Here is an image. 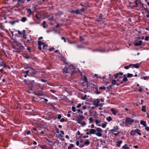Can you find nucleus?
<instances>
[{
	"mask_svg": "<svg viewBox=\"0 0 149 149\" xmlns=\"http://www.w3.org/2000/svg\"><path fill=\"white\" fill-rule=\"evenodd\" d=\"M18 48H16L13 50V52L19 53L24 49V47L22 44L17 46Z\"/></svg>",
	"mask_w": 149,
	"mask_h": 149,
	"instance_id": "1",
	"label": "nucleus"
},
{
	"mask_svg": "<svg viewBox=\"0 0 149 149\" xmlns=\"http://www.w3.org/2000/svg\"><path fill=\"white\" fill-rule=\"evenodd\" d=\"M134 122V120L133 119H132L130 118L126 117L125 118V124L127 125V124L131 125L132 123ZM125 122H123V123H124Z\"/></svg>",
	"mask_w": 149,
	"mask_h": 149,
	"instance_id": "2",
	"label": "nucleus"
},
{
	"mask_svg": "<svg viewBox=\"0 0 149 149\" xmlns=\"http://www.w3.org/2000/svg\"><path fill=\"white\" fill-rule=\"evenodd\" d=\"M96 130V132L95 134L97 136H101L102 134V129L100 128H97Z\"/></svg>",
	"mask_w": 149,
	"mask_h": 149,
	"instance_id": "3",
	"label": "nucleus"
},
{
	"mask_svg": "<svg viewBox=\"0 0 149 149\" xmlns=\"http://www.w3.org/2000/svg\"><path fill=\"white\" fill-rule=\"evenodd\" d=\"M18 3L13 6V8H19L20 6V4L23 3L25 1V0H17Z\"/></svg>",
	"mask_w": 149,
	"mask_h": 149,
	"instance_id": "4",
	"label": "nucleus"
},
{
	"mask_svg": "<svg viewBox=\"0 0 149 149\" xmlns=\"http://www.w3.org/2000/svg\"><path fill=\"white\" fill-rule=\"evenodd\" d=\"M77 123L80 124L81 126H84L86 124V122L84 121L80 120H77Z\"/></svg>",
	"mask_w": 149,
	"mask_h": 149,
	"instance_id": "5",
	"label": "nucleus"
},
{
	"mask_svg": "<svg viewBox=\"0 0 149 149\" xmlns=\"http://www.w3.org/2000/svg\"><path fill=\"white\" fill-rule=\"evenodd\" d=\"M100 100L99 99H96L94 101V105L96 107H98L99 106H101L102 105H100L99 103L100 102Z\"/></svg>",
	"mask_w": 149,
	"mask_h": 149,
	"instance_id": "6",
	"label": "nucleus"
},
{
	"mask_svg": "<svg viewBox=\"0 0 149 149\" xmlns=\"http://www.w3.org/2000/svg\"><path fill=\"white\" fill-rule=\"evenodd\" d=\"M119 130V127L118 126H116L113 127L112 129L109 130L111 132H117Z\"/></svg>",
	"mask_w": 149,
	"mask_h": 149,
	"instance_id": "7",
	"label": "nucleus"
},
{
	"mask_svg": "<svg viewBox=\"0 0 149 149\" xmlns=\"http://www.w3.org/2000/svg\"><path fill=\"white\" fill-rule=\"evenodd\" d=\"M38 49L40 50H42V47L41 46L42 45V42L40 40H38Z\"/></svg>",
	"mask_w": 149,
	"mask_h": 149,
	"instance_id": "8",
	"label": "nucleus"
},
{
	"mask_svg": "<svg viewBox=\"0 0 149 149\" xmlns=\"http://www.w3.org/2000/svg\"><path fill=\"white\" fill-rule=\"evenodd\" d=\"M29 70H27L26 71H24L23 73L24 74V77L25 78H26L27 76H30V74H29Z\"/></svg>",
	"mask_w": 149,
	"mask_h": 149,
	"instance_id": "9",
	"label": "nucleus"
},
{
	"mask_svg": "<svg viewBox=\"0 0 149 149\" xmlns=\"http://www.w3.org/2000/svg\"><path fill=\"white\" fill-rule=\"evenodd\" d=\"M130 65L133 66L134 67L136 68H139L140 66V64L138 63L136 64H130Z\"/></svg>",
	"mask_w": 149,
	"mask_h": 149,
	"instance_id": "10",
	"label": "nucleus"
},
{
	"mask_svg": "<svg viewBox=\"0 0 149 149\" xmlns=\"http://www.w3.org/2000/svg\"><path fill=\"white\" fill-rule=\"evenodd\" d=\"M123 76L124 77V78L123 79V81H121L120 84H123V82H125L128 80V79L127 77H126V75H123Z\"/></svg>",
	"mask_w": 149,
	"mask_h": 149,
	"instance_id": "11",
	"label": "nucleus"
},
{
	"mask_svg": "<svg viewBox=\"0 0 149 149\" xmlns=\"http://www.w3.org/2000/svg\"><path fill=\"white\" fill-rule=\"evenodd\" d=\"M123 143V141L122 140H119L116 142V146L118 147H120V144Z\"/></svg>",
	"mask_w": 149,
	"mask_h": 149,
	"instance_id": "12",
	"label": "nucleus"
},
{
	"mask_svg": "<svg viewBox=\"0 0 149 149\" xmlns=\"http://www.w3.org/2000/svg\"><path fill=\"white\" fill-rule=\"evenodd\" d=\"M142 41L141 40H140L138 42H136L135 44V46H140L142 45Z\"/></svg>",
	"mask_w": 149,
	"mask_h": 149,
	"instance_id": "13",
	"label": "nucleus"
},
{
	"mask_svg": "<svg viewBox=\"0 0 149 149\" xmlns=\"http://www.w3.org/2000/svg\"><path fill=\"white\" fill-rule=\"evenodd\" d=\"M111 111L112 112L113 114L115 115L116 114V113L117 112V111L115 110L113 108H112L111 109Z\"/></svg>",
	"mask_w": 149,
	"mask_h": 149,
	"instance_id": "14",
	"label": "nucleus"
},
{
	"mask_svg": "<svg viewBox=\"0 0 149 149\" xmlns=\"http://www.w3.org/2000/svg\"><path fill=\"white\" fill-rule=\"evenodd\" d=\"M135 132H136V133L139 136L141 135V133L140 132L141 130L138 129H136L135 130Z\"/></svg>",
	"mask_w": 149,
	"mask_h": 149,
	"instance_id": "15",
	"label": "nucleus"
},
{
	"mask_svg": "<svg viewBox=\"0 0 149 149\" xmlns=\"http://www.w3.org/2000/svg\"><path fill=\"white\" fill-rule=\"evenodd\" d=\"M140 123L145 127H146L147 126L146 121H144L143 120H141L140 121Z\"/></svg>",
	"mask_w": 149,
	"mask_h": 149,
	"instance_id": "16",
	"label": "nucleus"
},
{
	"mask_svg": "<svg viewBox=\"0 0 149 149\" xmlns=\"http://www.w3.org/2000/svg\"><path fill=\"white\" fill-rule=\"evenodd\" d=\"M134 3L135 4V6H134L135 7L137 8L139 6V4H140V2L138 1L137 0H135Z\"/></svg>",
	"mask_w": 149,
	"mask_h": 149,
	"instance_id": "17",
	"label": "nucleus"
},
{
	"mask_svg": "<svg viewBox=\"0 0 149 149\" xmlns=\"http://www.w3.org/2000/svg\"><path fill=\"white\" fill-rule=\"evenodd\" d=\"M12 40H13L12 42L13 43H15L17 46L18 45H20V44H21V43H19V42L17 40H15L14 39H13Z\"/></svg>",
	"mask_w": 149,
	"mask_h": 149,
	"instance_id": "18",
	"label": "nucleus"
},
{
	"mask_svg": "<svg viewBox=\"0 0 149 149\" xmlns=\"http://www.w3.org/2000/svg\"><path fill=\"white\" fill-rule=\"evenodd\" d=\"M90 132L91 133V134H95L96 132V130L95 129H91L90 130Z\"/></svg>",
	"mask_w": 149,
	"mask_h": 149,
	"instance_id": "19",
	"label": "nucleus"
},
{
	"mask_svg": "<svg viewBox=\"0 0 149 149\" xmlns=\"http://www.w3.org/2000/svg\"><path fill=\"white\" fill-rule=\"evenodd\" d=\"M79 118L77 120H84L85 118V117L82 115H79Z\"/></svg>",
	"mask_w": 149,
	"mask_h": 149,
	"instance_id": "20",
	"label": "nucleus"
},
{
	"mask_svg": "<svg viewBox=\"0 0 149 149\" xmlns=\"http://www.w3.org/2000/svg\"><path fill=\"white\" fill-rule=\"evenodd\" d=\"M19 20H14L12 22H10V24H11V25H13L14 24L16 23L19 22Z\"/></svg>",
	"mask_w": 149,
	"mask_h": 149,
	"instance_id": "21",
	"label": "nucleus"
},
{
	"mask_svg": "<svg viewBox=\"0 0 149 149\" xmlns=\"http://www.w3.org/2000/svg\"><path fill=\"white\" fill-rule=\"evenodd\" d=\"M27 19V18L26 17H22V18L21 21L22 22H25Z\"/></svg>",
	"mask_w": 149,
	"mask_h": 149,
	"instance_id": "22",
	"label": "nucleus"
},
{
	"mask_svg": "<svg viewBox=\"0 0 149 149\" xmlns=\"http://www.w3.org/2000/svg\"><path fill=\"white\" fill-rule=\"evenodd\" d=\"M84 145L86 146H88L90 144V142L88 140H87L86 141L84 142Z\"/></svg>",
	"mask_w": 149,
	"mask_h": 149,
	"instance_id": "23",
	"label": "nucleus"
},
{
	"mask_svg": "<svg viewBox=\"0 0 149 149\" xmlns=\"http://www.w3.org/2000/svg\"><path fill=\"white\" fill-rule=\"evenodd\" d=\"M130 134L132 136H134L136 133L135 132V130H132L130 132Z\"/></svg>",
	"mask_w": 149,
	"mask_h": 149,
	"instance_id": "24",
	"label": "nucleus"
},
{
	"mask_svg": "<svg viewBox=\"0 0 149 149\" xmlns=\"http://www.w3.org/2000/svg\"><path fill=\"white\" fill-rule=\"evenodd\" d=\"M72 13H75L77 14H81L79 10H74L72 12Z\"/></svg>",
	"mask_w": 149,
	"mask_h": 149,
	"instance_id": "25",
	"label": "nucleus"
},
{
	"mask_svg": "<svg viewBox=\"0 0 149 149\" xmlns=\"http://www.w3.org/2000/svg\"><path fill=\"white\" fill-rule=\"evenodd\" d=\"M60 132L61 133V134H60L59 135V136L61 137L62 138H63V135L64 134V132L63 131V130H61V131H60Z\"/></svg>",
	"mask_w": 149,
	"mask_h": 149,
	"instance_id": "26",
	"label": "nucleus"
},
{
	"mask_svg": "<svg viewBox=\"0 0 149 149\" xmlns=\"http://www.w3.org/2000/svg\"><path fill=\"white\" fill-rule=\"evenodd\" d=\"M122 148L124 149H129V148L127 144H125L124 146H122Z\"/></svg>",
	"mask_w": 149,
	"mask_h": 149,
	"instance_id": "27",
	"label": "nucleus"
},
{
	"mask_svg": "<svg viewBox=\"0 0 149 149\" xmlns=\"http://www.w3.org/2000/svg\"><path fill=\"white\" fill-rule=\"evenodd\" d=\"M106 120L108 122H110L112 120V119L111 116L107 117L106 118Z\"/></svg>",
	"mask_w": 149,
	"mask_h": 149,
	"instance_id": "28",
	"label": "nucleus"
},
{
	"mask_svg": "<svg viewBox=\"0 0 149 149\" xmlns=\"http://www.w3.org/2000/svg\"><path fill=\"white\" fill-rule=\"evenodd\" d=\"M146 106H143L142 107V108H141L142 111L144 112H146Z\"/></svg>",
	"mask_w": 149,
	"mask_h": 149,
	"instance_id": "29",
	"label": "nucleus"
},
{
	"mask_svg": "<svg viewBox=\"0 0 149 149\" xmlns=\"http://www.w3.org/2000/svg\"><path fill=\"white\" fill-rule=\"evenodd\" d=\"M114 76L115 77V78L116 79L117 77H119V78L120 79L121 78H123V77L120 76L119 77V74H118V73H116L114 74Z\"/></svg>",
	"mask_w": 149,
	"mask_h": 149,
	"instance_id": "30",
	"label": "nucleus"
},
{
	"mask_svg": "<svg viewBox=\"0 0 149 149\" xmlns=\"http://www.w3.org/2000/svg\"><path fill=\"white\" fill-rule=\"evenodd\" d=\"M74 145L72 144H70L69 146L68 147V149H72V148L73 147Z\"/></svg>",
	"mask_w": 149,
	"mask_h": 149,
	"instance_id": "31",
	"label": "nucleus"
},
{
	"mask_svg": "<svg viewBox=\"0 0 149 149\" xmlns=\"http://www.w3.org/2000/svg\"><path fill=\"white\" fill-rule=\"evenodd\" d=\"M42 45H43V49H45V47H47V44L45 43H43V42H42Z\"/></svg>",
	"mask_w": 149,
	"mask_h": 149,
	"instance_id": "32",
	"label": "nucleus"
},
{
	"mask_svg": "<svg viewBox=\"0 0 149 149\" xmlns=\"http://www.w3.org/2000/svg\"><path fill=\"white\" fill-rule=\"evenodd\" d=\"M127 77L128 78H130L132 77L133 76V74H131L130 73H127Z\"/></svg>",
	"mask_w": 149,
	"mask_h": 149,
	"instance_id": "33",
	"label": "nucleus"
},
{
	"mask_svg": "<svg viewBox=\"0 0 149 149\" xmlns=\"http://www.w3.org/2000/svg\"><path fill=\"white\" fill-rule=\"evenodd\" d=\"M77 111H78V113L79 114V115H82L83 114V111H81L80 109H78L77 110Z\"/></svg>",
	"mask_w": 149,
	"mask_h": 149,
	"instance_id": "34",
	"label": "nucleus"
},
{
	"mask_svg": "<svg viewBox=\"0 0 149 149\" xmlns=\"http://www.w3.org/2000/svg\"><path fill=\"white\" fill-rule=\"evenodd\" d=\"M144 10L146 13H149V9L147 7V6L146 7V8H145V9Z\"/></svg>",
	"mask_w": 149,
	"mask_h": 149,
	"instance_id": "35",
	"label": "nucleus"
},
{
	"mask_svg": "<svg viewBox=\"0 0 149 149\" xmlns=\"http://www.w3.org/2000/svg\"><path fill=\"white\" fill-rule=\"evenodd\" d=\"M27 12L29 13V15L28 16H29L31 14L32 11L30 8H29L28 9Z\"/></svg>",
	"mask_w": 149,
	"mask_h": 149,
	"instance_id": "36",
	"label": "nucleus"
},
{
	"mask_svg": "<svg viewBox=\"0 0 149 149\" xmlns=\"http://www.w3.org/2000/svg\"><path fill=\"white\" fill-rule=\"evenodd\" d=\"M87 97V95H85L83 96L82 97H81V99L82 100H85L86 99Z\"/></svg>",
	"mask_w": 149,
	"mask_h": 149,
	"instance_id": "37",
	"label": "nucleus"
},
{
	"mask_svg": "<svg viewBox=\"0 0 149 149\" xmlns=\"http://www.w3.org/2000/svg\"><path fill=\"white\" fill-rule=\"evenodd\" d=\"M107 125V123H104L102 124L101 126L103 128H105Z\"/></svg>",
	"mask_w": 149,
	"mask_h": 149,
	"instance_id": "38",
	"label": "nucleus"
},
{
	"mask_svg": "<svg viewBox=\"0 0 149 149\" xmlns=\"http://www.w3.org/2000/svg\"><path fill=\"white\" fill-rule=\"evenodd\" d=\"M100 120H99L98 119H97L95 120V122L96 123V124H98L99 123H100Z\"/></svg>",
	"mask_w": 149,
	"mask_h": 149,
	"instance_id": "39",
	"label": "nucleus"
},
{
	"mask_svg": "<svg viewBox=\"0 0 149 149\" xmlns=\"http://www.w3.org/2000/svg\"><path fill=\"white\" fill-rule=\"evenodd\" d=\"M63 71L64 72H65V73H68V69L67 68H64L63 69Z\"/></svg>",
	"mask_w": 149,
	"mask_h": 149,
	"instance_id": "40",
	"label": "nucleus"
},
{
	"mask_svg": "<svg viewBox=\"0 0 149 149\" xmlns=\"http://www.w3.org/2000/svg\"><path fill=\"white\" fill-rule=\"evenodd\" d=\"M132 65H130V64L129 65H127V66H125L124 67V68L126 69H128L129 68H130V66H131Z\"/></svg>",
	"mask_w": 149,
	"mask_h": 149,
	"instance_id": "41",
	"label": "nucleus"
},
{
	"mask_svg": "<svg viewBox=\"0 0 149 149\" xmlns=\"http://www.w3.org/2000/svg\"><path fill=\"white\" fill-rule=\"evenodd\" d=\"M76 108L74 106H72V110L74 112L76 111Z\"/></svg>",
	"mask_w": 149,
	"mask_h": 149,
	"instance_id": "42",
	"label": "nucleus"
},
{
	"mask_svg": "<svg viewBox=\"0 0 149 149\" xmlns=\"http://www.w3.org/2000/svg\"><path fill=\"white\" fill-rule=\"evenodd\" d=\"M83 80L86 82H88L87 80V77L86 76H84V77Z\"/></svg>",
	"mask_w": 149,
	"mask_h": 149,
	"instance_id": "43",
	"label": "nucleus"
},
{
	"mask_svg": "<svg viewBox=\"0 0 149 149\" xmlns=\"http://www.w3.org/2000/svg\"><path fill=\"white\" fill-rule=\"evenodd\" d=\"M89 123H91L93 122V119L92 117H90L89 118Z\"/></svg>",
	"mask_w": 149,
	"mask_h": 149,
	"instance_id": "44",
	"label": "nucleus"
},
{
	"mask_svg": "<svg viewBox=\"0 0 149 149\" xmlns=\"http://www.w3.org/2000/svg\"><path fill=\"white\" fill-rule=\"evenodd\" d=\"M46 23V22L45 21H43V22H42V25L43 26V27L44 28H45V25Z\"/></svg>",
	"mask_w": 149,
	"mask_h": 149,
	"instance_id": "45",
	"label": "nucleus"
},
{
	"mask_svg": "<svg viewBox=\"0 0 149 149\" xmlns=\"http://www.w3.org/2000/svg\"><path fill=\"white\" fill-rule=\"evenodd\" d=\"M99 89L100 90L103 89L104 90H105L106 89V88L104 86L100 87H99Z\"/></svg>",
	"mask_w": 149,
	"mask_h": 149,
	"instance_id": "46",
	"label": "nucleus"
},
{
	"mask_svg": "<svg viewBox=\"0 0 149 149\" xmlns=\"http://www.w3.org/2000/svg\"><path fill=\"white\" fill-rule=\"evenodd\" d=\"M94 77L96 78H101L100 77H98V75H97V74H94ZM104 78V76L103 77V78H102V79H103Z\"/></svg>",
	"mask_w": 149,
	"mask_h": 149,
	"instance_id": "47",
	"label": "nucleus"
},
{
	"mask_svg": "<svg viewBox=\"0 0 149 149\" xmlns=\"http://www.w3.org/2000/svg\"><path fill=\"white\" fill-rule=\"evenodd\" d=\"M83 104H81V103H79V104L77 106V107L78 108H80L82 105Z\"/></svg>",
	"mask_w": 149,
	"mask_h": 149,
	"instance_id": "48",
	"label": "nucleus"
},
{
	"mask_svg": "<svg viewBox=\"0 0 149 149\" xmlns=\"http://www.w3.org/2000/svg\"><path fill=\"white\" fill-rule=\"evenodd\" d=\"M61 115L60 114H59L58 115L57 118L58 119H60L61 118Z\"/></svg>",
	"mask_w": 149,
	"mask_h": 149,
	"instance_id": "49",
	"label": "nucleus"
},
{
	"mask_svg": "<svg viewBox=\"0 0 149 149\" xmlns=\"http://www.w3.org/2000/svg\"><path fill=\"white\" fill-rule=\"evenodd\" d=\"M103 16V15L102 14H100V15L99 16V17L98 19H100L101 20H102V17Z\"/></svg>",
	"mask_w": 149,
	"mask_h": 149,
	"instance_id": "50",
	"label": "nucleus"
},
{
	"mask_svg": "<svg viewBox=\"0 0 149 149\" xmlns=\"http://www.w3.org/2000/svg\"><path fill=\"white\" fill-rule=\"evenodd\" d=\"M116 83V81L115 80H113L112 81V84L113 85H115Z\"/></svg>",
	"mask_w": 149,
	"mask_h": 149,
	"instance_id": "51",
	"label": "nucleus"
},
{
	"mask_svg": "<svg viewBox=\"0 0 149 149\" xmlns=\"http://www.w3.org/2000/svg\"><path fill=\"white\" fill-rule=\"evenodd\" d=\"M35 95L37 96H42V95H44L42 94H39V93H38V94H37V93H35Z\"/></svg>",
	"mask_w": 149,
	"mask_h": 149,
	"instance_id": "52",
	"label": "nucleus"
},
{
	"mask_svg": "<svg viewBox=\"0 0 149 149\" xmlns=\"http://www.w3.org/2000/svg\"><path fill=\"white\" fill-rule=\"evenodd\" d=\"M60 121L61 122H63L66 121V120L64 118H62L61 119Z\"/></svg>",
	"mask_w": 149,
	"mask_h": 149,
	"instance_id": "53",
	"label": "nucleus"
},
{
	"mask_svg": "<svg viewBox=\"0 0 149 149\" xmlns=\"http://www.w3.org/2000/svg\"><path fill=\"white\" fill-rule=\"evenodd\" d=\"M110 91V88L108 86L107 87V90H106V92H107L108 91Z\"/></svg>",
	"mask_w": 149,
	"mask_h": 149,
	"instance_id": "54",
	"label": "nucleus"
},
{
	"mask_svg": "<svg viewBox=\"0 0 149 149\" xmlns=\"http://www.w3.org/2000/svg\"><path fill=\"white\" fill-rule=\"evenodd\" d=\"M26 35L25 33H24L23 35V38L24 39H26Z\"/></svg>",
	"mask_w": 149,
	"mask_h": 149,
	"instance_id": "55",
	"label": "nucleus"
},
{
	"mask_svg": "<svg viewBox=\"0 0 149 149\" xmlns=\"http://www.w3.org/2000/svg\"><path fill=\"white\" fill-rule=\"evenodd\" d=\"M54 49V47H52L49 49V50L50 51H53Z\"/></svg>",
	"mask_w": 149,
	"mask_h": 149,
	"instance_id": "56",
	"label": "nucleus"
},
{
	"mask_svg": "<svg viewBox=\"0 0 149 149\" xmlns=\"http://www.w3.org/2000/svg\"><path fill=\"white\" fill-rule=\"evenodd\" d=\"M149 37L148 36H146L145 38V40L146 41H148L149 40Z\"/></svg>",
	"mask_w": 149,
	"mask_h": 149,
	"instance_id": "57",
	"label": "nucleus"
},
{
	"mask_svg": "<svg viewBox=\"0 0 149 149\" xmlns=\"http://www.w3.org/2000/svg\"><path fill=\"white\" fill-rule=\"evenodd\" d=\"M145 1L147 5L149 6V1L148 0H145Z\"/></svg>",
	"mask_w": 149,
	"mask_h": 149,
	"instance_id": "58",
	"label": "nucleus"
},
{
	"mask_svg": "<svg viewBox=\"0 0 149 149\" xmlns=\"http://www.w3.org/2000/svg\"><path fill=\"white\" fill-rule=\"evenodd\" d=\"M149 77L147 76H145L143 78V79L144 80H148V79Z\"/></svg>",
	"mask_w": 149,
	"mask_h": 149,
	"instance_id": "59",
	"label": "nucleus"
},
{
	"mask_svg": "<svg viewBox=\"0 0 149 149\" xmlns=\"http://www.w3.org/2000/svg\"><path fill=\"white\" fill-rule=\"evenodd\" d=\"M25 58L26 59H29L31 58V57L30 56H27L25 57Z\"/></svg>",
	"mask_w": 149,
	"mask_h": 149,
	"instance_id": "60",
	"label": "nucleus"
},
{
	"mask_svg": "<svg viewBox=\"0 0 149 149\" xmlns=\"http://www.w3.org/2000/svg\"><path fill=\"white\" fill-rule=\"evenodd\" d=\"M49 20L51 21H52V20H53V17L52 16V17H50L49 18Z\"/></svg>",
	"mask_w": 149,
	"mask_h": 149,
	"instance_id": "61",
	"label": "nucleus"
},
{
	"mask_svg": "<svg viewBox=\"0 0 149 149\" xmlns=\"http://www.w3.org/2000/svg\"><path fill=\"white\" fill-rule=\"evenodd\" d=\"M6 110L3 109V110L1 111V113H5L6 112Z\"/></svg>",
	"mask_w": 149,
	"mask_h": 149,
	"instance_id": "62",
	"label": "nucleus"
},
{
	"mask_svg": "<svg viewBox=\"0 0 149 149\" xmlns=\"http://www.w3.org/2000/svg\"><path fill=\"white\" fill-rule=\"evenodd\" d=\"M145 129L147 131H149V127L146 126V127H145Z\"/></svg>",
	"mask_w": 149,
	"mask_h": 149,
	"instance_id": "63",
	"label": "nucleus"
},
{
	"mask_svg": "<svg viewBox=\"0 0 149 149\" xmlns=\"http://www.w3.org/2000/svg\"><path fill=\"white\" fill-rule=\"evenodd\" d=\"M146 17L147 18L149 17V13H146Z\"/></svg>",
	"mask_w": 149,
	"mask_h": 149,
	"instance_id": "64",
	"label": "nucleus"
}]
</instances>
